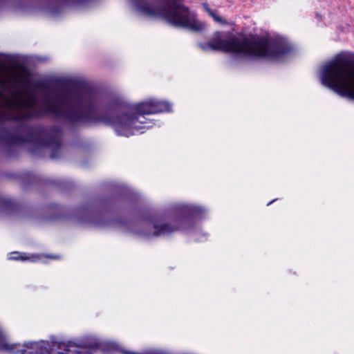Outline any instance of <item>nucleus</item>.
Listing matches in <instances>:
<instances>
[{"label":"nucleus","instance_id":"nucleus-11","mask_svg":"<svg viewBox=\"0 0 354 354\" xmlns=\"http://www.w3.org/2000/svg\"><path fill=\"white\" fill-rule=\"evenodd\" d=\"M88 222L94 224V225H96L97 226H100V227H103V226H106L109 225V221H106V220H104V218L103 219H100V220H97V221H88Z\"/></svg>","mask_w":354,"mask_h":354},{"label":"nucleus","instance_id":"nucleus-4","mask_svg":"<svg viewBox=\"0 0 354 354\" xmlns=\"http://www.w3.org/2000/svg\"><path fill=\"white\" fill-rule=\"evenodd\" d=\"M140 15L161 18L169 24L200 32L205 29L204 22L197 19L194 12L186 6L184 0H129Z\"/></svg>","mask_w":354,"mask_h":354},{"label":"nucleus","instance_id":"nucleus-12","mask_svg":"<svg viewBox=\"0 0 354 354\" xmlns=\"http://www.w3.org/2000/svg\"><path fill=\"white\" fill-rule=\"evenodd\" d=\"M35 88L42 91H46L48 88V86L42 81H37L35 84Z\"/></svg>","mask_w":354,"mask_h":354},{"label":"nucleus","instance_id":"nucleus-7","mask_svg":"<svg viewBox=\"0 0 354 354\" xmlns=\"http://www.w3.org/2000/svg\"><path fill=\"white\" fill-rule=\"evenodd\" d=\"M0 349L13 354H26L27 351L20 344H9L0 336Z\"/></svg>","mask_w":354,"mask_h":354},{"label":"nucleus","instance_id":"nucleus-16","mask_svg":"<svg viewBox=\"0 0 354 354\" xmlns=\"http://www.w3.org/2000/svg\"><path fill=\"white\" fill-rule=\"evenodd\" d=\"M274 201H275V200H273V201H272L269 202V203L268 204V205H269L270 204H271L272 203H273Z\"/></svg>","mask_w":354,"mask_h":354},{"label":"nucleus","instance_id":"nucleus-6","mask_svg":"<svg viewBox=\"0 0 354 354\" xmlns=\"http://www.w3.org/2000/svg\"><path fill=\"white\" fill-rule=\"evenodd\" d=\"M187 222V219L185 218H178L169 223L151 221L149 224L153 225L154 230L152 232H142L141 234L147 237L169 235L183 229L184 224Z\"/></svg>","mask_w":354,"mask_h":354},{"label":"nucleus","instance_id":"nucleus-8","mask_svg":"<svg viewBox=\"0 0 354 354\" xmlns=\"http://www.w3.org/2000/svg\"><path fill=\"white\" fill-rule=\"evenodd\" d=\"M203 7L204 10L208 13V15L211 16L216 22L223 25L227 24V21L222 17L218 15L213 10H212L207 3H203Z\"/></svg>","mask_w":354,"mask_h":354},{"label":"nucleus","instance_id":"nucleus-5","mask_svg":"<svg viewBox=\"0 0 354 354\" xmlns=\"http://www.w3.org/2000/svg\"><path fill=\"white\" fill-rule=\"evenodd\" d=\"M322 82L340 96L354 100V54L342 53L324 66Z\"/></svg>","mask_w":354,"mask_h":354},{"label":"nucleus","instance_id":"nucleus-2","mask_svg":"<svg viewBox=\"0 0 354 354\" xmlns=\"http://www.w3.org/2000/svg\"><path fill=\"white\" fill-rule=\"evenodd\" d=\"M26 99L21 97V93L6 95L0 89V142L5 145L8 157L9 151L24 143L32 144L36 151L48 148L51 150V158H58L61 151V129L57 127H37L26 122L42 117L43 107L35 109L37 98L31 93L24 92Z\"/></svg>","mask_w":354,"mask_h":354},{"label":"nucleus","instance_id":"nucleus-9","mask_svg":"<svg viewBox=\"0 0 354 354\" xmlns=\"http://www.w3.org/2000/svg\"><path fill=\"white\" fill-rule=\"evenodd\" d=\"M1 205L5 209H14L15 203L13 201L7 198H1L0 200Z\"/></svg>","mask_w":354,"mask_h":354},{"label":"nucleus","instance_id":"nucleus-15","mask_svg":"<svg viewBox=\"0 0 354 354\" xmlns=\"http://www.w3.org/2000/svg\"><path fill=\"white\" fill-rule=\"evenodd\" d=\"M32 344H33L32 343H27V344H25L23 347H26L28 348H32Z\"/></svg>","mask_w":354,"mask_h":354},{"label":"nucleus","instance_id":"nucleus-1","mask_svg":"<svg viewBox=\"0 0 354 354\" xmlns=\"http://www.w3.org/2000/svg\"><path fill=\"white\" fill-rule=\"evenodd\" d=\"M132 111L133 113L124 112V105L118 100L100 104L94 94L72 88L53 101L46 97L42 117L50 115L55 120L71 124L102 122L111 127L118 136L129 137L136 130L150 127L152 122L147 120L145 115L169 112L171 104L152 99L133 105Z\"/></svg>","mask_w":354,"mask_h":354},{"label":"nucleus","instance_id":"nucleus-13","mask_svg":"<svg viewBox=\"0 0 354 354\" xmlns=\"http://www.w3.org/2000/svg\"><path fill=\"white\" fill-rule=\"evenodd\" d=\"M82 212L84 217H80L79 218L82 220V221L86 222L87 221V219L85 217H90V216H91V213L88 209H83Z\"/></svg>","mask_w":354,"mask_h":354},{"label":"nucleus","instance_id":"nucleus-17","mask_svg":"<svg viewBox=\"0 0 354 354\" xmlns=\"http://www.w3.org/2000/svg\"><path fill=\"white\" fill-rule=\"evenodd\" d=\"M26 83L27 84H30L29 81H26Z\"/></svg>","mask_w":354,"mask_h":354},{"label":"nucleus","instance_id":"nucleus-14","mask_svg":"<svg viewBox=\"0 0 354 354\" xmlns=\"http://www.w3.org/2000/svg\"><path fill=\"white\" fill-rule=\"evenodd\" d=\"M10 84V82L9 81H3V80H0V86L3 88V89H6L7 88V86Z\"/></svg>","mask_w":354,"mask_h":354},{"label":"nucleus","instance_id":"nucleus-10","mask_svg":"<svg viewBox=\"0 0 354 354\" xmlns=\"http://www.w3.org/2000/svg\"><path fill=\"white\" fill-rule=\"evenodd\" d=\"M10 259L16 260V261H25L28 259V258L26 256L24 253L19 252H14L12 254V256L10 257Z\"/></svg>","mask_w":354,"mask_h":354},{"label":"nucleus","instance_id":"nucleus-3","mask_svg":"<svg viewBox=\"0 0 354 354\" xmlns=\"http://www.w3.org/2000/svg\"><path fill=\"white\" fill-rule=\"evenodd\" d=\"M204 50H212L232 53L247 58H268L279 60L287 56L292 48L281 37L267 38L257 35H231L225 39L216 32L211 41L201 44Z\"/></svg>","mask_w":354,"mask_h":354}]
</instances>
